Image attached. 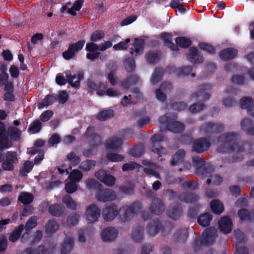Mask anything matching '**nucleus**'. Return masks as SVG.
Returning <instances> with one entry per match:
<instances>
[{"label": "nucleus", "mask_w": 254, "mask_h": 254, "mask_svg": "<svg viewBox=\"0 0 254 254\" xmlns=\"http://www.w3.org/2000/svg\"><path fill=\"white\" fill-rule=\"evenodd\" d=\"M237 135L233 133H226L218 138L219 147L217 150L219 152H239L240 148L235 142Z\"/></svg>", "instance_id": "obj_1"}, {"label": "nucleus", "mask_w": 254, "mask_h": 254, "mask_svg": "<svg viewBox=\"0 0 254 254\" xmlns=\"http://www.w3.org/2000/svg\"><path fill=\"white\" fill-rule=\"evenodd\" d=\"M142 208V205L139 202L123 206L119 211V218L122 222L130 221L133 218L134 215L139 213Z\"/></svg>", "instance_id": "obj_2"}, {"label": "nucleus", "mask_w": 254, "mask_h": 254, "mask_svg": "<svg viewBox=\"0 0 254 254\" xmlns=\"http://www.w3.org/2000/svg\"><path fill=\"white\" fill-rule=\"evenodd\" d=\"M217 230L213 228L206 229L202 234L201 237H196L193 245L194 250L196 252L202 245H209L214 242Z\"/></svg>", "instance_id": "obj_3"}, {"label": "nucleus", "mask_w": 254, "mask_h": 254, "mask_svg": "<svg viewBox=\"0 0 254 254\" xmlns=\"http://www.w3.org/2000/svg\"><path fill=\"white\" fill-rule=\"evenodd\" d=\"M101 215V210L95 204L87 206L85 209L84 216L88 223L93 224L98 221Z\"/></svg>", "instance_id": "obj_4"}, {"label": "nucleus", "mask_w": 254, "mask_h": 254, "mask_svg": "<svg viewBox=\"0 0 254 254\" xmlns=\"http://www.w3.org/2000/svg\"><path fill=\"white\" fill-rule=\"evenodd\" d=\"M162 140H163V137L160 134H155L151 137L150 149L152 152L157 154L159 157L167 154L166 148L160 146L159 144V142Z\"/></svg>", "instance_id": "obj_5"}, {"label": "nucleus", "mask_w": 254, "mask_h": 254, "mask_svg": "<svg viewBox=\"0 0 254 254\" xmlns=\"http://www.w3.org/2000/svg\"><path fill=\"white\" fill-rule=\"evenodd\" d=\"M234 232L237 241L235 244L236 252L234 254H248V249L241 245V243L246 241L244 234L240 230H235Z\"/></svg>", "instance_id": "obj_6"}, {"label": "nucleus", "mask_w": 254, "mask_h": 254, "mask_svg": "<svg viewBox=\"0 0 254 254\" xmlns=\"http://www.w3.org/2000/svg\"><path fill=\"white\" fill-rule=\"evenodd\" d=\"M116 196L115 191L109 189H100L96 194V198L104 202L114 200Z\"/></svg>", "instance_id": "obj_7"}, {"label": "nucleus", "mask_w": 254, "mask_h": 254, "mask_svg": "<svg viewBox=\"0 0 254 254\" xmlns=\"http://www.w3.org/2000/svg\"><path fill=\"white\" fill-rule=\"evenodd\" d=\"M118 230L113 227H107L102 230L101 233V238L105 242L114 241L118 237Z\"/></svg>", "instance_id": "obj_8"}, {"label": "nucleus", "mask_w": 254, "mask_h": 254, "mask_svg": "<svg viewBox=\"0 0 254 254\" xmlns=\"http://www.w3.org/2000/svg\"><path fill=\"white\" fill-rule=\"evenodd\" d=\"M18 158L15 152L8 151L5 155V159L2 163V168L5 170L12 171L14 169V164L17 163Z\"/></svg>", "instance_id": "obj_9"}, {"label": "nucleus", "mask_w": 254, "mask_h": 254, "mask_svg": "<svg viewBox=\"0 0 254 254\" xmlns=\"http://www.w3.org/2000/svg\"><path fill=\"white\" fill-rule=\"evenodd\" d=\"M118 214V208L117 205L114 204L107 205L102 210L103 218L106 221H112Z\"/></svg>", "instance_id": "obj_10"}, {"label": "nucleus", "mask_w": 254, "mask_h": 254, "mask_svg": "<svg viewBox=\"0 0 254 254\" xmlns=\"http://www.w3.org/2000/svg\"><path fill=\"white\" fill-rule=\"evenodd\" d=\"M95 176L106 186L111 187L115 184V178L110 174H107L103 170H100L96 172L95 173Z\"/></svg>", "instance_id": "obj_11"}, {"label": "nucleus", "mask_w": 254, "mask_h": 254, "mask_svg": "<svg viewBox=\"0 0 254 254\" xmlns=\"http://www.w3.org/2000/svg\"><path fill=\"white\" fill-rule=\"evenodd\" d=\"M85 44L84 40L79 41L76 43L71 44L67 51L63 53V56L66 60L71 59L75 55L76 52L80 51L83 47Z\"/></svg>", "instance_id": "obj_12"}, {"label": "nucleus", "mask_w": 254, "mask_h": 254, "mask_svg": "<svg viewBox=\"0 0 254 254\" xmlns=\"http://www.w3.org/2000/svg\"><path fill=\"white\" fill-rule=\"evenodd\" d=\"M210 86L209 85H201L199 87L198 91L194 92L190 96V100L191 101L200 100L204 101L209 98V95L204 92V90L209 89Z\"/></svg>", "instance_id": "obj_13"}, {"label": "nucleus", "mask_w": 254, "mask_h": 254, "mask_svg": "<svg viewBox=\"0 0 254 254\" xmlns=\"http://www.w3.org/2000/svg\"><path fill=\"white\" fill-rule=\"evenodd\" d=\"M65 74L68 83L72 87L76 88L79 87L80 81L83 78V73L82 71H79L77 74L72 75L70 70H66Z\"/></svg>", "instance_id": "obj_14"}, {"label": "nucleus", "mask_w": 254, "mask_h": 254, "mask_svg": "<svg viewBox=\"0 0 254 254\" xmlns=\"http://www.w3.org/2000/svg\"><path fill=\"white\" fill-rule=\"evenodd\" d=\"M145 236L144 229L143 226L136 224L132 228L130 237L135 243H141Z\"/></svg>", "instance_id": "obj_15"}, {"label": "nucleus", "mask_w": 254, "mask_h": 254, "mask_svg": "<svg viewBox=\"0 0 254 254\" xmlns=\"http://www.w3.org/2000/svg\"><path fill=\"white\" fill-rule=\"evenodd\" d=\"M11 142L7 138V133L3 123L0 122V148L1 149L9 148Z\"/></svg>", "instance_id": "obj_16"}, {"label": "nucleus", "mask_w": 254, "mask_h": 254, "mask_svg": "<svg viewBox=\"0 0 254 254\" xmlns=\"http://www.w3.org/2000/svg\"><path fill=\"white\" fill-rule=\"evenodd\" d=\"M200 130L207 133H218L223 130V126L220 123H208L203 125Z\"/></svg>", "instance_id": "obj_17"}, {"label": "nucleus", "mask_w": 254, "mask_h": 254, "mask_svg": "<svg viewBox=\"0 0 254 254\" xmlns=\"http://www.w3.org/2000/svg\"><path fill=\"white\" fill-rule=\"evenodd\" d=\"M210 146V143L207 138H201L194 142L193 148L195 151L201 153L207 150Z\"/></svg>", "instance_id": "obj_18"}, {"label": "nucleus", "mask_w": 254, "mask_h": 254, "mask_svg": "<svg viewBox=\"0 0 254 254\" xmlns=\"http://www.w3.org/2000/svg\"><path fill=\"white\" fill-rule=\"evenodd\" d=\"M172 89V85L170 82H165L162 83L160 88L156 91V96L157 100L163 102L166 99L165 93L170 91Z\"/></svg>", "instance_id": "obj_19"}, {"label": "nucleus", "mask_w": 254, "mask_h": 254, "mask_svg": "<svg viewBox=\"0 0 254 254\" xmlns=\"http://www.w3.org/2000/svg\"><path fill=\"white\" fill-rule=\"evenodd\" d=\"M220 230L224 234L231 232L232 229V224L231 219L228 217H223L219 222Z\"/></svg>", "instance_id": "obj_20"}, {"label": "nucleus", "mask_w": 254, "mask_h": 254, "mask_svg": "<svg viewBox=\"0 0 254 254\" xmlns=\"http://www.w3.org/2000/svg\"><path fill=\"white\" fill-rule=\"evenodd\" d=\"M150 210L152 214L160 215L164 211V206L161 200L155 198L153 200L150 206Z\"/></svg>", "instance_id": "obj_21"}, {"label": "nucleus", "mask_w": 254, "mask_h": 254, "mask_svg": "<svg viewBox=\"0 0 254 254\" xmlns=\"http://www.w3.org/2000/svg\"><path fill=\"white\" fill-rule=\"evenodd\" d=\"M226 92L229 95V96L225 98L223 100V103L225 106L230 107L236 105L237 101L233 99V96L236 94L237 91L229 87L227 88Z\"/></svg>", "instance_id": "obj_22"}, {"label": "nucleus", "mask_w": 254, "mask_h": 254, "mask_svg": "<svg viewBox=\"0 0 254 254\" xmlns=\"http://www.w3.org/2000/svg\"><path fill=\"white\" fill-rule=\"evenodd\" d=\"M161 227L160 222L157 220H154L147 225V233L151 236H154L158 233Z\"/></svg>", "instance_id": "obj_23"}, {"label": "nucleus", "mask_w": 254, "mask_h": 254, "mask_svg": "<svg viewBox=\"0 0 254 254\" xmlns=\"http://www.w3.org/2000/svg\"><path fill=\"white\" fill-rule=\"evenodd\" d=\"M123 140L117 136H113L106 142V148L109 150L118 149L122 145Z\"/></svg>", "instance_id": "obj_24"}, {"label": "nucleus", "mask_w": 254, "mask_h": 254, "mask_svg": "<svg viewBox=\"0 0 254 254\" xmlns=\"http://www.w3.org/2000/svg\"><path fill=\"white\" fill-rule=\"evenodd\" d=\"M182 209L178 204L171 205L167 210V214L169 217L173 219H177L182 214Z\"/></svg>", "instance_id": "obj_25"}, {"label": "nucleus", "mask_w": 254, "mask_h": 254, "mask_svg": "<svg viewBox=\"0 0 254 254\" xmlns=\"http://www.w3.org/2000/svg\"><path fill=\"white\" fill-rule=\"evenodd\" d=\"M144 49V42L142 40L135 39L133 45L131 48L130 54H135V56L140 55L143 53Z\"/></svg>", "instance_id": "obj_26"}, {"label": "nucleus", "mask_w": 254, "mask_h": 254, "mask_svg": "<svg viewBox=\"0 0 254 254\" xmlns=\"http://www.w3.org/2000/svg\"><path fill=\"white\" fill-rule=\"evenodd\" d=\"M237 54V51L236 49L228 48L220 52L219 56L222 60L227 61L234 58Z\"/></svg>", "instance_id": "obj_27"}, {"label": "nucleus", "mask_w": 254, "mask_h": 254, "mask_svg": "<svg viewBox=\"0 0 254 254\" xmlns=\"http://www.w3.org/2000/svg\"><path fill=\"white\" fill-rule=\"evenodd\" d=\"M62 202L67 208L71 210H76L78 206V203L68 194H65L62 197Z\"/></svg>", "instance_id": "obj_28"}, {"label": "nucleus", "mask_w": 254, "mask_h": 254, "mask_svg": "<svg viewBox=\"0 0 254 254\" xmlns=\"http://www.w3.org/2000/svg\"><path fill=\"white\" fill-rule=\"evenodd\" d=\"M73 239L71 237H66L62 245L61 252L66 254L70 252L73 246Z\"/></svg>", "instance_id": "obj_29"}, {"label": "nucleus", "mask_w": 254, "mask_h": 254, "mask_svg": "<svg viewBox=\"0 0 254 254\" xmlns=\"http://www.w3.org/2000/svg\"><path fill=\"white\" fill-rule=\"evenodd\" d=\"M212 216L209 213H205L200 215L197 218V222L201 226L207 227L210 224Z\"/></svg>", "instance_id": "obj_30"}, {"label": "nucleus", "mask_w": 254, "mask_h": 254, "mask_svg": "<svg viewBox=\"0 0 254 254\" xmlns=\"http://www.w3.org/2000/svg\"><path fill=\"white\" fill-rule=\"evenodd\" d=\"M185 155V152L183 150H179L175 154H174L171 160V164L172 166L178 165L182 163Z\"/></svg>", "instance_id": "obj_31"}, {"label": "nucleus", "mask_w": 254, "mask_h": 254, "mask_svg": "<svg viewBox=\"0 0 254 254\" xmlns=\"http://www.w3.org/2000/svg\"><path fill=\"white\" fill-rule=\"evenodd\" d=\"M49 211L51 215L58 217L64 213V208L61 204H55L50 206Z\"/></svg>", "instance_id": "obj_32"}, {"label": "nucleus", "mask_w": 254, "mask_h": 254, "mask_svg": "<svg viewBox=\"0 0 254 254\" xmlns=\"http://www.w3.org/2000/svg\"><path fill=\"white\" fill-rule=\"evenodd\" d=\"M210 206L212 211L216 214H220L224 210L223 203L217 199L212 200Z\"/></svg>", "instance_id": "obj_33"}, {"label": "nucleus", "mask_w": 254, "mask_h": 254, "mask_svg": "<svg viewBox=\"0 0 254 254\" xmlns=\"http://www.w3.org/2000/svg\"><path fill=\"white\" fill-rule=\"evenodd\" d=\"M167 128L172 132H180L184 130V126L179 122L171 120L168 125Z\"/></svg>", "instance_id": "obj_34"}, {"label": "nucleus", "mask_w": 254, "mask_h": 254, "mask_svg": "<svg viewBox=\"0 0 254 254\" xmlns=\"http://www.w3.org/2000/svg\"><path fill=\"white\" fill-rule=\"evenodd\" d=\"M179 199L184 202L192 203L198 200V196L191 193H183L179 196Z\"/></svg>", "instance_id": "obj_35"}, {"label": "nucleus", "mask_w": 254, "mask_h": 254, "mask_svg": "<svg viewBox=\"0 0 254 254\" xmlns=\"http://www.w3.org/2000/svg\"><path fill=\"white\" fill-rule=\"evenodd\" d=\"M59 229V225L54 220H49L45 225V231L48 234H52L57 231Z\"/></svg>", "instance_id": "obj_36"}, {"label": "nucleus", "mask_w": 254, "mask_h": 254, "mask_svg": "<svg viewBox=\"0 0 254 254\" xmlns=\"http://www.w3.org/2000/svg\"><path fill=\"white\" fill-rule=\"evenodd\" d=\"M253 105V101L250 97H245L243 98L240 101V105L241 108L247 110L250 113V110L254 106Z\"/></svg>", "instance_id": "obj_37"}, {"label": "nucleus", "mask_w": 254, "mask_h": 254, "mask_svg": "<svg viewBox=\"0 0 254 254\" xmlns=\"http://www.w3.org/2000/svg\"><path fill=\"white\" fill-rule=\"evenodd\" d=\"M160 54L156 51H150L145 55V59L147 63L153 64L158 62L160 58Z\"/></svg>", "instance_id": "obj_38"}, {"label": "nucleus", "mask_w": 254, "mask_h": 254, "mask_svg": "<svg viewBox=\"0 0 254 254\" xmlns=\"http://www.w3.org/2000/svg\"><path fill=\"white\" fill-rule=\"evenodd\" d=\"M23 228L24 226L23 225H20L18 227L16 228L9 236V239L10 241L12 242L16 241L19 238Z\"/></svg>", "instance_id": "obj_39"}, {"label": "nucleus", "mask_w": 254, "mask_h": 254, "mask_svg": "<svg viewBox=\"0 0 254 254\" xmlns=\"http://www.w3.org/2000/svg\"><path fill=\"white\" fill-rule=\"evenodd\" d=\"M33 199V196L32 194L29 192H23L20 193L18 197V200L24 204L30 203Z\"/></svg>", "instance_id": "obj_40"}, {"label": "nucleus", "mask_w": 254, "mask_h": 254, "mask_svg": "<svg viewBox=\"0 0 254 254\" xmlns=\"http://www.w3.org/2000/svg\"><path fill=\"white\" fill-rule=\"evenodd\" d=\"M114 116V113L112 110H104L97 115V118L101 121H104Z\"/></svg>", "instance_id": "obj_41"}, {"label": "nucleus", "mask_w": 254, "mask_h": 254, "mask_svg": "<svg viewBox=\"0 0 254 254\" xmlns=\"http://www.w3.org/2000/svg\"><path fill=\"white\" fill-rule=\"evenodd\" d=\"M7 133V137L9 134L11 138L14 140H17L20 138L21 132L20 130L15 127H9L8 131L6 130ZM8 139V138L7 137Z\"/></svg>", "instance_id": "obj_42"}, {"label": "nucleus", "mask_w": 254, "mask_h": 254, "mask_svg": "<svg viewBox=\"0 0 254 254\" xmlns=\"http://www.w3.org/2000/svg\"><path fill=\"white\" fill-rule=\"evenodd\" d=\"M80 219V215L76 213L69 215L67 218V223L69 226H75Z\"/></svg>", "instance_id": "obj_43"}, {"label": "nucleus", "mask_w": 254, "mask_h": 254, "mask_svg": "<svg viewBox=\"0 0 254 254\" xmlns=\"http://www.w3.org/2000/svg\"><path fill=\"white\" fill-rule=\"evenodd\" d=\"M55 100L56 98L53 96L48 95L38 105V108L42 109L47 107L54 103Z\"/></svg>", "instance_id": "obj_44"}, {"label": "nucleus", "mask_w": 254, "mask_h": 254, "mask_svg": "<svg viewBox=\"0 0 254 254\" xmlns=\"http://www.w3.org/2000/svg\"><path fill=\"white\" fill-rule=\"evenodd\" d=\"M106 157L109 161L114 162H121L125 158L122 155L113 152L107 153Z\"/></svg>", "instance_id": "obj_45"}, {"label": "nucleus", "mask_w": 254, "mask_h": 254, "mask_svg": "<svg viewBox=\"0 0 254 254\" xmlns=\"http://www.w3.org/2000/svg\"><path fill=\"white\" fill-rule=\"evenodd\" d=\"M82 177V173L79 170L75 169L73 170L69 174L68 179H69L70 181L76 183L79 182L81 180Z\"/></svg>", "instance_id": "obj_46"}, {"label": "nucleus", "mask_w": 254, "mask_h": 254, "mask_svg": "<svg viewBox=\"0 0 254 254\" xmlns=\"http://www.w3.org/2000/svg\"><path fill=\"white\" fill-rule=\"evenodd\" d=\"M199 56L197 54V51L196 48L192 47L190 49L189 53L188 55V59L192 63H196L197 61L198 63Z\"/></svg>", "instance_id": "obj_47"}, {"label": "nucleus", "mask_w": 254, "mask_h": 254, "mask_svg": "<svg viewBox=\"0 0 254 254\" xmlns=\"http://www.w3.org/2000/svg\"><path fill=\"white\" fill-rule=\"evenodd\" d=\"M162 37L166 46L170 47L173 51H176L178 49L177 46L171 41V37L170 34L167 33L163 34Z\"/></svg>", "instance_id": "obj_48"}, {"label": "nucleus", "mask_w": 254, "mask_h": 254, "mask_svg": "<svg viewBox=\"0 0 254 254\" xmlns=\"http://www.w3.org/2000/svg\"><path fill=\"white\" fill-rule=\"evenodd\" d=\"M162 75L163 69L160 68H156L151 78V83L155 84L158 83L161 79Z\"/></svg>", "instance_id": "obj_49"}, {"label": "nucleus", "mask_w": 254, "mask_h": 254, "mask_svg": "<svg viewBox=\"0 0 254 254\" xmlns=\"http://www.w3.org/2000/svg\"><path fill=\"white\" fill-rule=\"evenodd\" d=\"M139 81V78L136 75H132L122 83V86L125 88H128L131 85L136 84Z\"/></svg>", "instance_id": "obj_50"}, {"label": "nucleus", "mask_w": 254, "mask_h": 254, "mask_svg": "<svg viewBox=\"0 0 254 254\" xmlns=\"http://www.w3.org/2000/svg\"><path fill=\"white\" fill-rule=\"evenodd\" d=\"M41 127V122L39 120H36L30 124L28 129L32 133H35L38 132L40 130Z\"/></svg>", "instance_id": "obj_51"}, {"label": "nucleus", "mask_w": 254, "mask_h": 254, "mask_svg": "<svg viewBox=\"0 0 254 254\" xmlns=\"http://www.w3.org/2000/svg\"><path fill=\"white\" fill-rule=\"evenodd\" d=\"M86 188L89 190L96 189L100 186V183L95 179L88 178L85 181Z\"/></svg>", "instance_id": "obj_52"}, {"label": "nucleus", "mask_w": 254, "mask_h": 254, "mask_svg": "<svg viewBox=\"0 0 254 254\" xmlns=\"http://www.w3.org/2000/svg\"><path fill=\"white\" fill-rule=\"evenodd\" d=\"M241 126L242 129L249 133L253 125L250 119H245L242 121Z\"/></svg>", "instance_id": "obj_53"}, {"label": "nucleus", "mask_w": 254, "mask_h": 254, "mask_svg": "<svg viewBox=\"0 0 254 254\" xmlns=\"http://www.w3.org/2000/svg\"><path fill=\"white\" fill-rule=\"evenodd\" d=\"M126 69L128 72H131L134 70L135 67V62L133 59L127 58L124 62Z\"/></svg>", "instance_id": "obj_54"}, {"label": "nucleus", "mask_w": 254, "mask_h": 254, "mask_svg": "<svg viewBox=\"0 0 254 254\" xmlns=\"http://www.w3.org/2000/svg\"><path fill=\"white\" fill-rule=\"evenodd\" d=\"M129 38L126 39L124 41H122L113 46V49L115 51L126 50L127 49L128 43L130 42Z\"/></svg>", "instance_id": "obj_55"}, {"label": "nucleus", "mask_w": 254, "mask_h": 254, "mask_svg": "<svg viewBox=\"0 0 254 254\" xmlns=\"http://www.w3.org/2000/svg\"><path fill=\"white\" fill-rule=\"evenodd\" d=\"M175 41L179 46L182 48H187L191 44L190 40L185 37H178L176 39Z\"/></svg>", "instance_id": "obj_56"}, {"label": "nucleus", "mask_w": 254, "mask_h": 254, "mask_svg": "<svg viewBox=\"0 0 254 254\" xmlns=\"http://www.w3.org/2000/svg\"><path fill=\"white\" fill-rule=\"evenodd\" d=\"M67 160L73 166L77 165L80 161V158L74 152H71L67 155Z\"/></svg>", "instance_id": "obj_57"}, {"label": "nucleus", "mask_w": 254, "mask_h": 254, "mask_svg": "<svg viewBox=\"0 0 254 254\" xmlns=\"http://www.w3.org/2000/svg\"><path fill=\"white\" fill-rule=\"evenodd\" d=\"M95 166L94 161L86 160L83 161L80 165V168L83 171H88L90 169L94 168Z\"/></svg>", "instance_id": "obj_58"}, {"label": "nucleus", "mask_w": 254, "mask_h": 254, "mask_svg": "<svg viewBox=\"0 0 254 254\" xmlns=\"http://www.w3.org/2000/svg\"><path fill=\"white\" fill-rule=\"evenodd\" d=\"M238 216L243 220H251L252 218V215L246 209L240 210L238 212Z\"/></svg>", "instance_id": "obj_59"}, {"label": "nucleus", "mask_w": 254, "mask_h": 254, "mask_svg": "<svg viewBox=\"0 0 254 254\" xmlns=\"http://www.w3.org/2000/svg\"><path fill=\"white\" fill-rule=\"evenodd\" d=\"M77 189V185L76 182L70 181L66 183L65 186V190L67 193H72L76 191Z\"/></svg>", "instance_id": "obj_60"}, {"label": "nucleus", "mask_w": 254, "mask_h": 254, "mask_svg": "<svg viewBox=\"0 0 254 254\" xmlns=\"http://www.w3.org/2000/svg\"><path fill=\"white\" fill-rule=\"evenodd\" d=\"M222 182V178L216 175V174H213L211 175L210 176V178L208 179L207 180V183L208 184H212L215 185H218L221 183Z\"/></svg>", "instance_id": "obj_61"}, {"label": "nucleus", "mask_w": 254, "mask_h": 254, "mask_svg": "<svg viewBox=\"0 0 254 254\" xmlns=\"http://www.w3.org/2000/svg\"><path fill=\"white\" fill-rule=\"evenodd\" d=\"M37 218L36 216L31 217L27 222L25 225V230L29 231L33 228L35 227L37 225Z\"/></svg>", "instance_id": "obj_62"}, {"label": "nucleus", "mask_w": 254, "mask_h": 254, "mask_svg": "<svg viewBox=\"0 0 254 254\" xmlns=\"http://www.w3.org/2000/svg\"><path fill=\"white\" fill-rule=\"evenodd\" d=\"M135 103H136V100L133 99L131 95L125 96L121 102L122 105L125 106Z\"/></svg>", "instance_id": "obj_63"}, {"label": "nucleus", "mask_w": 254, "mask_h": 254, "mask_svg": "<svg viewBox=\"0 0 254 254\" xmlns=\"http://www.w3.org/2000/svg\"><path fill=\"white\" fill-rule=\"evenodd\" d=\"M139 166L138 164L135 162L125 163L123 165L122 170L123 171H130L136 168H138Z\"/></svg>", "instance_id": "obj_64"}]
</instances>
